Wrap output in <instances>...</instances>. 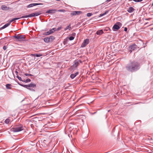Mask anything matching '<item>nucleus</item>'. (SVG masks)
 <instances>
[{
    "label": "nucleus",
    "mask_w": 153,
    "mask_h": 153,
    "mask_svg": "<svg viewBox=\"0 0 153 153\" xmlns=\"http://www.w3.org/2000/svg\"><path fill=\"white\" fill-rule=\"evenodd\" d=\"M125 68L127 71L133 72L136 71L139 69L140 65L137 62L133 61L127 64Z\"/></svg>",
    "instance_id": "nucleus-1"
},
{
    "label": "nucleus",
    "mask_w": 153,
    "mask_h": 153,
    "mask_svg": "<svg viewBox=\"0 0 153 153\" xmlns=\"http://www.w3.org/2000/svg\"><path fill=\"white\" fill-rule=\"evenodd\" d=\"M25 88L32 91H35L36 88V85L33 83H31L30 84L26 85Z\"/></svg>",
    "instance_id": "nucleus-2"
},
{
    "label": "nucleus",
    "mask_w": 153,
    "mask_h": 153,
    "mask_svg": "<svg viewBox=\"0 0 153 153\" xmlns=\"http://www.w3.org/2000/svg\"><path fill=\"white\" fill-rule=\"evenodd\" d=\"M24 127L22 125H19L13 128L12 131L14 132H18L24 129Z\"/></svg>",
    "instance_id": "nucleus-3"
},
{
    "label": "nucleus",
    "mask_w": 153,
    "mask_h": 153,
    "mask_svg": "<svg viewBox=\"0 0 153 153\" xmlns=\"http://www.w3.org/2000/svg\"><path fill=\"white\" fill-rule=\"evenodd\" d=\"M14 38H15L16 39H17V41H23L25 40V37L24 36L21 35L20 36L16 35L13 36Z\"/></svg>",
    "instance_id": "nucleus-4"
},
{
    "label": "nucleus",
    "mask_w": 153,
    "mask_h": 153,
    "mask_svg": "<svg viewBox=\"0 0 153 153\" xmlns=\"http://www.w3.org/2000/svg\"><path fill=\"white\" fill-rule=\"evenodd\" d=\"M122 24L120 22H117L116 24H115L113 27V30L114 31H115L116 30H118L120 28L119 26H121Z\"/></svg>",
    "instance_id": "nucleus-5"
},
{
    "label": "nucleus",
    "mask_w": 153,
    "mask_h": 153,
    "mask_svg": "<svg viewBox=\"0 0 153 153\" xmlns=\"http://www.w3.org/2000/svg\"><path fill=\"white\" fill-rule=\"evenodd\" d=\"M82 62V61L79 59L78 60H76L74 62V64L72 65L73 68H75L79 65V63H81Z\"/></svg>",
    "instance_id": "nucleus-6"
},
{
    "label": "nucleus",
    "mask_w": 153,
    "mask_h": 153,
    "mask_svg": "<svg viewBox=\"0 0 153 153\" xmlns=\"http://www.w3.org/2000/svg\"><path fill=\"white\" fill-rule=\"evenodd\" d=\"M137 48H139V47H137V46L135 44H133L130 45L129 46V48L130 49V50L129 51L130 53H131L132 52V51L137 49Z\"/></svg>",
    "instance_id": "nucleus-7"
},
{
    "label": "nucleus",
    "mask_w": 153,
    "mask_h": 153,
    "mask_svg": "<svg viewBox=\"0 0 153 153\" xmlns=\"http://www.w3.org/2000/svg\"><path fill=\"white\" fill-rule=\"evenodd\" d=\"M89 43V40L88 39H87L85 40L82 44L81 47L84 48Z\"/></svg>",
    "instance_id": "nucleus-8"
},
{
    "label": "nucleus",
    "mask_w": 153,
    "mask_h": 153,
    "mask_svg": "<svg viewBox=\"0 0 153 153\" xmlns=\"http://www.w3.org/2000/svg\"><path fill=\"white\" fill-rule=\"evenodd\" d=\"M82 13V12L81 11H73L71 13L72 15H79Z\"/></svg>",
    "instance_id": "nucleus-9"
},
{
    "label": "nucleus",
    "mask_w": 153,
    "mask_h": 153,
    "mask_svg": "<svg viewBox=\"0 0 153 153\" xmlns=\"http://www.w3.org/2000/svg\"><path fill=\"white\" fill-rule=\"evenodd\" d=\"M40 4H41V3H32V4H31L28 5L27 6V7L30 8V7H33L34 6L38 5H40Z\"/></svg>",
    "instance_id": "nucleus-10"
},
{
    "label": "nucleus",
    "mask_w": 153,
    "mask_h": 153,
    "mask_svg": "<svg viewBox=\"0 0 153 153\" xmlns=\"http://www.w3.org/2000/svg\"><path fill=\"white\" fill-rule=\"evenodd\" d=\"M34 16L33 15V13H32L28 15H25L24 16H22L21 17V18H23L27 17H32Z\"/></svg>",
    "instance_id": "nucleus-11"
},
{
    "label": "nucleus",
    "mask_w": 153,
    "mask_h": 153,
    "mask_svg": "<svg viewBox=\"0 0 153 153\" xmlns=\"http://www.w3.org/2000/svg\"><path fill=\"white\" fill-rule=\"evenodd\" d=\"M78 74V72H76L74 74H71L70 75V77L71 79H73L75 78Z\"/></svg>",
    "instance_id": "nucleus-12"
},
{
    "label": "nucleus",
    "mask_w": 153,
    "mask_h": 153,
    "mask_svg": "<svg viewBox=\"0 0 153 153\" xmlns=\"http://www.w3.org/2000/svg\"><path fill=\"white\" fill-rule=\"evenodd\" d=\"M1 8L3 10H7L9 9V7L4 5L1 6Z\"/></svg>",
    "instance_id": "nucleus-13"
},
{
    "label": "nucleus",
    "mask_w": 153,
    "mask_h": 153,
    "mask_svg": "<svg viewBox=\"0 0 153 153\" xmlns=\"http://www.w3.org/2000/svg\"><path fill=\"white\" fill-rule=\"evenodd\" d=\"M56 11V10H48L46 13H55Z\"/></svg>",
    "instance_id": "nucleus-14"
},
{
    "label": "nucleus",
    "mask_w": 153,
    "mask_h": 153,
    "mask_svg": "<svg viewBox=\"0 0 153 153\" xmlns=\"http://www.w3.org/2000/svg\"><path fill=\"white\" fill-rule=\"evenodd\" d=\"M10 24V23L9 22L8 23H6L5 24L3 27L1 28V29H4L8 26Z\"/></svg>",
    "instance_id": "nucleus-15"
},
{
    "label": "nucleus",
    "mask_w": 153,
    "mask_h": 153,
    "mask_svg": "<svg viewBox=\"0 0 153 153\" xmlns=\"http://www.w3.org/2000/svg\"><path fill=\"white\" fill-rule=\"evenodd\" d=\"M31 56H36L37 57H39L42 56V54H31L30 55Z\"/></svg>",
    "instance_id": "nucleus-16"
},
{
    "label": "nucleus",
    "mask_w": 153,
    "mask_h": 153,
    "mask_svg": "<svg viewBox=\"0 0 153 153\" xmlns=\"http://www.w3.org/2000/svg\"><path fill=\"white\" fill-rule=\"evenodd\" d=\"M134 10V9L133 7H130L127 10V11L129 13H131L133 12Z\"/></svg>",
    "instance_id": "nucleus-17"
},
{
    "label": "nucleus",
    "mask_w": 153,
    "mask_h": 153,
    "mask_svg": "<svg viewBox=\"0 0 153 153\" xmlns=\"http://www.w3.org/2000/svg\"><path fill=\"white\" fill-rule=\"evenodd\" d=\"M12 85L10 84H7L6 85V88L8 89H11L12 88Z\"/></svg>",
    "instance_id": "nucleus-18"
},
{
    "label": "nucleus",
    "mask_w": 153,
    "mask_h": 153,
    "mask_svg": "<svg viewBox=\"0 0 153 153\" xmlns=\"http://www.w3.org/2000/svg\"><path fill=\"white\" fill-rule=\"evenodd\" d=\"M103 33V30H98L96 33L98 35H100L102 34Z\"/></svg>",
    "instance_id": "nucleus-19"
},
{
    "label": "nucleus",
    "mask_w": 153,
    "mask_h": 153,
    "mask_svg": "<svg viewBox=\"0 0 153 153\" xmlns=\"http://www.w3.org/2000/svg\"><path fill=\"white\" fill-rule=\"evenodd\" d=\"M21 18H21V17H19V18H13V19H12L10 20L9 21V22L10 24L11 22H13V21H14L15 20H18V19H21Z\"/></svg>",
    "instance_id": "nucleus-20"
},
{
    "label": "nucleus",
    "mask_w": 153,
    "mask_h": 153,
    "mask_svg": "<svg viewBox=\"0 0 153 153\" xmlns=\"http://www.w3.org/2000/svg\"><path fill=\"white\" fill-rule=\"evenodd\" d=\"M44 42L46 43H48L50 42V39L49 37L45 38L44 39Z\"/></svg>",
    "instance_id": "nucleus-21"
},
{
    "label": "nucleus",
    "mask_w": 153,
    "mask_h": 153,
    "mask_svg": "<svg viewBox=\"0 0 153 153\" xmlns=\"http://www.w3.org/2000/svg\"><path fill=\"white\" fill-rule=\"evenodd\" d=\"M34 16H38L41 14V12H39L35 13H33Z\"/></svg>",
    "instance_id": "nucleus-22"
},
{
    "label": "nucleus",
    "mask_w": 153,
    "mask_h": 153,
    "mask_svg": "<svg viewBox=\"0 0 153 153\" xmlns=\"http://www.w3.org/2000/svg\"><path fill=\"white\" fill-rule=\"evenodd\" d=\"M71 28V25L70 24L69 25L66 27L64 29L65 31L67 29H69V30H70V29Z\"/></svg>",
    "instance_id": "nucleus-23"
},
{
    "label": "nucleus",
    "mask_w": 153,
    "mask_h": 153,
    "mask_svg": "<svg viewBox=\"0 0 153 153\" xmlns=\"http://www.w3.org/2000/svg\"><path fill=\"white\" fill-rule=\"evenodd\" d=\"M49 38L50 39V42H52L55 39V37L53 36H51Z\"/></svg>",
    "instance_id": "nucleus-24"
},
{
    "label": "nucleus",
    "mask_w": 153,
    "mask_h": 153,
    "mask_svg": "<svg viewBox=\"0 0 153 153\" xmlns=\"http://www.w3.org/2000/svg\"><path fill=\"white\" fill-rule=\"evenodd\" d=\"M31 81V80L30 79H27L26 80H23V82L25 83H27L29 82H30Z\"/></svg>",
    "instance_id": "nucleus-25"
},
{
    "label": "nucleus",
    "mask_w": 153,
    "mask_h": 153,
    "mask_svg": "<svg viewBox=\"0 0 153 153\" xmlns=\"http://www.w3.org/2000/svg\"><path fill=\"white\" fill-rule=\"evenodd\" d=\"M108 13V11H107L102 14H101L100 15L99 17H101V16H104L105 15V14H106Z\"/></svg>",
    "instance_id": "nucleus-26"
},
{
    "label": "nucleus",
    "mask_w": 153,
    "mask_h": 153,
    "mask_svg": "<svg viewBox=\"0 0 153 153\" xmlns=\"http://www.w3.org/2000/svg\"><path fill=\"white\" fill-rule=\"evenodd\" d=\"M10 120L9 119H7L5 121V123L7 124H8L9 123Z\"/></svg>",
    "instance_id": "nucleus-27"
},
{
    "label": "nucleus",
    "mask_w": 153,
    "mask_h": 153,
    "mask_svg": "<svg viewBox=\"0 0 153 153\" xmlns=\"http://www.w3.org/2000/svg\"><path fill=\"white\" fill-rule=\"evenodd\" d=\"M18 84L20 86H22L24 88H25V87H26V85H24V84H21L20 83H19V82H18Z\"/></svg>",
    "instance_id": "nucleus-28"
},
{
    "label": "nucleus",
    "mask_w": 153,
    "mask_h": 153,
    "mask_svg": "<svg viewBox=\"0 0 153 153\" xmlns=\"http://www.w3.org/2000/svg\"><path fill=\"white\" fill-rule=\"evenodd\" d=\"M74 37L73 36H71L70 37L68 38V39L70 40H72L74 39Z\"/></svg>",
    "instance_id": "nucleus-29"
},
{
    "label": "nucleus",
    "mask_w": 153,
    "mask_h": 153,
    "mask_svg": "<svg viewBox=\"0 0 153 153\" xmlns=\"http://www.w3.org/2000/svg\"><path fill=\"white\" fill-rule=\"evenodd\" d=\"M16 77L18 78L19 80L23 82V80H22V78L20 77L19 76H17Z\"/></svg>",
    "instance_id": "nucleus-30"
},
{
    "label": "nucleus",
    "mask_w": 153,
    "mask_h": 153,
    "mask_svg": "<svg viewBox=\"0 0 153 153\" xmlns=\"http://www.w3.org/2000/svg\"><path fill=\"white\" fill-rule=\"evenodd\" d=\"M92 15V13H87V16L88 17L91 16Z\"/></svg>",
    "instance_id": "nucleus-31"
},
{
    "label": "nucleus",
    "mask_w": 153,
    "mask_h": 153,
    "mask_svg": "<svg viewBox=\"0 0 153 153\" xmlns=\"http://www.w3.org/2000/svg\"><path fill=\"white\" fill-rule=\"evenodd\" d=\"M53 29H51L49 30L50 33L51 34L53 33L54 32V31H53Z\"/></svg>",
    "instance_id": "nucleus-32"
},
{
    "label": "nucleus",
    "mask_w": 153,
    "mask_h": 153,
    "mask_svg": "<svg viewBox=\"0 0 153 153\" xmlns=\"http://www.w3.org/2000/svg\"><path fill=\"white\" fill-rule=\"evenodd\" d=\"M143 0H133L134 1L136 2H140L142 1H143Z\"/></svg>",
    "instance_id": "nucleus-33"
},
{
    "label": "nucleus",
    "mask_w": 153,
    "mask_h": 153,
    "mask_svg": "<svg viewBox=\"0 0 153 153\" xmlns=\"http://www.w3.org/2000/svg\"><path fill=\"white\" fill-rule=\"evenodd\" d=\"M45 35H49L50 34V32H49V31L46 32H45L44 34Z\"/></svg>",
    "instance_id": "nucleus-34"
},
{
    "label": "nucleus",
    "mask_w": 153,
    "mask_h": 153,
    "mask_svg": "<svg viewBox=\"0 0 153 153\" xmlns=\"http://www.w3.org/2000/svg\"><path fill=\"white\" fill-rule=\"evenodd\" d=\"M25 75L26 76H33L31 74H27V73H26L25 74Z\"/></svg>",
    "instance_id": "nucleus-35"
},
{
    "label": "nucleus",
    "mask_w": 153,
    "mask_h": 153,
    "mask_svg": "<svg viewBox=\"0 0 153 153\" xmlns=\"http://www.w3.org/2000/svg\"><path fill=\"white\" fill-rule=\"evenodd\" d=\"M62 28V27L60 26V27H58L57 29H56V31H58L60 30Z\"/></svg>",
    "instance_id": "nucleus-36"
},
{
    "label": "nucleus",
    "mask_w": 153,
    "mask_h": 153,
    "mask_svg": "<svg viewBox=\"0 0 153 153\" xmlns=\"http://www.w3.org/2000/svg\"><path fill=\"white\" fill-rule=\"evenodd\" d=\"M3 49L4 50H5L7 49V47L5 45H4L3 47Z\"/></svg>",
    "instance_id": "nucleus-37"
},
{
    "label": "nucleus",
    "mask_w": 153,
    "mask_h": 153,
    "mask_svg": "<svg viewBox=\"0 0 153 153\" xmlns=\"http://www.w3.org/2000/svg\"><path fill=\"white\" fill-rule=\"evenodd\" d=\"M15 73L16 74V75L17 76H18V72L17 70V69H16L15 71Z\"/></svg>",
    "instance_id": "nucleus-38"
},
{
    "label": "nucleus",
    "mask_w": 153,
    "mask_h": 153,
    "mask_svg": "<svg viewBox=\"0 0 153 153\" xmlns=\"http://www.w3.org/2000/svg\"><path fill=\"white\" fill-rule=\"evenodd\" d=\"M127 28L126 27H125L124 30L126 32L127 31Z\"/></svg>",
    "instance_id": "nucleus-39"
},
{
    "label": "nucleus",
    "mask_w": 153,
    "mask_h": 153,
    "mask_svg": "<svg viewBox=\"0 0 153 153\" xmlns=\"http://www.w3.org/2000/svg\"><path fill=\"white\" fill-rule=\"evenodd\" d=\"M52 29H53V31H54V32L55 31H56V29L55 28H53Z\"/></svg>",
    "instance_id": "nucleus-40"
},
{
    "label": "nucleus",
    "mask_w": 153,
    "mask_h": 153,
    "mask_svg": "<svg viewBox=\"0 0 153 153\" xmlns=\"http://www.w3.org/2000/svg\"><path fill=\"white\" fill-rule=\"evenodd\" d=\"M72 35L73 36H75V35H76V33H72Z\"/></svg>",
    "instance_id": "nucleus-41"
},
{
    "label": "nucleus",
    "mask_w": 153,
    "mask_h": 153,
    "mask_svg": "<svg viewBox=\"0 0 153 153\" xmlns=\"http://www.w3.org/2000/svg\"><path fill=\"white\" fill-rule=\"evenodd\" d=\"M111 0H107L106 1L107 2H109L110 1H111Z\"/></svg>",
    "instance_id": "nucleus-42"
},
{
    "label": "nucleus",
    "mask_w": 153,
    "mask_h": 153,
    "mask_svg": "<svg viewBox=\"0 0 153 153\" xmlns=\"http://www.w3.org/2000/svg\"><path fill=\"white\" fill-rule=\"evenodd\" d=\"M59 11L61 12V11H62V10H59Z\"/></svg>",
    "instance_id": "nucleus-43"
},
{
    "label": "nucleus",
    "mask_w": 153,
    "mask_h": 153,
    "mask_svg": "<svg viewBox=\"0 0 153 153\" xmlns=\"http://www.w3.org/2000/svg\"><path fill=\"white\" fill-rule=\"evenodd\" d=\"M56 1H60V0H56Z\"/></svg>",
    "instance_id": "nucleus-44"
},
{
    "label": "nucleus",
    "mask_w": 153,
    "mask_h": 153,
    "mask_svg": "<svg viewBox=\"0 0 153 153\" xmlns=\"http://www.w3.org/2000/svg\"><path fill=\"white\" fill-rule=\"evenodd\" d=\"M65 41H64V44H65Z\"/></svg>",
    "instance_id": "nucleus-45"
}]
</instances>
